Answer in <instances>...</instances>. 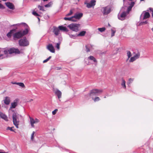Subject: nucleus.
<instances>
[{
	"label": "nucleus",
	"instance_id": "423d86ee",
	"mask_svg": "<svg viewBox=\"0 0 153 153\" xmlns=\"http://www.w3.org/2000/svg\"><path fill=\"white\" fill-rule=\"evenodd\" d=\"M19 44L21 46H27L29 45V42L26 38L22 39L19 41Z\"/></svg>",
	"mask_w": 153,
	"mask_h": 153
},
{
	"label": "nucleus",
	"instance_id": "79ce46f5",
	"mask_svg": "<svg viewBox=\"0 0 153 153\" xmlns=\"http://www.w3.org/2000/svg\"><path fill=\"white\" fill-rule=\"evenodd\" d=\"M35 133V132L34 131H33V133L31 135V140H33L34 138V134Z\"/></svg>",
	"mask_w": 153,
	"mask_h": 153
},
{
	"label": "nucleus",
	"instance_id": "58836bf2",
	"mask_svg": "<svg viewBox=\"0 0 153 153\" xmlns=\"http://www.w3.org/2000/svg\"><path fill=\"white\" fill-rule=\"evenodd\" d=\"M73 10H70L69 13H68L66 15V16H70V15H71L73 14Z\"/></svg>",
	"mask_w": 153,
	"mask_h": 153
},
{
	"label": "nucleus",
	"instance_id": "3c124183",
	"mask_svg": "<svg viewBox=\"0 0 153 153\" xmlns=\"http://www.w3.org/2000/svg\"><path fill=\"white\" fill-rule=\"evenodd\" d=\"M35 121L36 123H37L39 122V120L37 118H36L35 120Z\"/></svg>",
	"mask_w": 153,
	"mask_h": 153
},
{
	"label": "nucleus",
	"instance_id": "bf43d9fd",
	"mask_svg": "<svg viewBox=\"0 0 153 153\" xmlns=\"http://www.w3.org/2000/svg\"><path fill=\"white\" fill-rule=\"evenodd\" d=\"M106 98V97H105H105H104V98Z\"/></svg>",
	"mask_w": 153,
	"mask_h": 153
},
{
	"label": "nucleus",
	"instance_id": "9d476101",
	"mask_svg": "<svg viewBox=\"0 0 153 153\" xmlns=\"http://www.w3.org/2000/svg\"><path fill=\"white\" fill-rule=\"evenodd\" d=\"M83 14L82 13H76L75 15L73 16V19H75L77 21V20L80 19L82 16Z\"/></svg>",
	"mask_w": 153,
	"mask_h": 153
},
{
	"label": "nucleus",
	"instance_id": "6ab92c4d",
	"mask_svg": "<svg viewBox=\"0 0 153 153\" xmlns=\"http://www.w3.org/2000/svg\"><path fill=\"white\" fill-rule=\"evenodd\" d=\"M29 118L30 119V124L31 126L33 127H34V123H36L35 121V120L34 119L31 118L30 117H29Z\"/></svg>",
	"mask_w": 153,
	"mask_h": 153
},
{
	"label": "nucleus",
	"instance_id": "1a4fd4ad",
	"mask_svg": "<svg viewBox=\"0 0 153 153\" xmlns=\"http://www.w3.org/2000/svg\"><path fill=\"white\" fill-rule=\"evenodd\" d=\"M150 16V15L149 12L143 11L140 16V20L143 21L145 19L148 18Z\"/></svg>",
	"mask_w": 153,
	"mask_h": 153
},
{
	"label": "nucleus",
	"instance_id": "8fccbe9b",
	"mask_svg": "<svg viewBox=\"0 0 153 153\" xmlns=\"http://www.w3.org/2000/svg\"><path fill=\"white\" fill-rule=\"evenodd\" d=\"M149 10L152 12V16L153 17V9L152 8H149Z\"/></svg>",
	"mask_w": 153,
	"mask_h": 153
},
{
	"label": "nucleus",
	"instance_id": "f8f14e48",
	"mask_svg": "<svg viewBox=\"0 0 153 153\" xmlns=\"http://www.w3.org/2000/svg\"><path fill=\"white\" fill-rule=\"evenodd\" d=\"M5 4L9 9L13 10L15 9V6L13 3L10 2H7L5 3Z\"/></svg>",
	"mask_w": 153,
	"mask_h": 153
},
{
	"label": "nucleus",
	"instance_id": "09e8293b",
	"mask_svg": "<svg viewBox=\"0 0 153 153\" xmlns=\"http://www.w3.org/2000/svg\"><path fill=\"white\" fill-rule=\"evenodd\" d=\"M57 111V109H55V110H54L52 112V114L53 115H55V114H56Z\"/></svg>",
	"mask_w": 153,
	"mask_h": 153
},
{
	"label": "nucleus",
	"instance_id": "4468645a",
	"mask_svg": "<svg viewBox=\"0 0 153 153\" xmlns=\"http://www.w3.org/2000/svg\"><path fill=\"white\" fill-rule=\"evenodd\" d=\"M47 49L52 53H54L55 52L54 47L51 44H49L47 46Z\"/></svg>",
	"mask_w": 153,
	"mask_h": 153
},
{
	"label": "nucleus",
	"instance_id": "cd10ccee",
	"mask_svg": "<svg viewBox=\"0 0 153 153\" xmlns=\"http://www.w3.org/2000/svg\"><path fill=\"white\" fill-rule=\"evenodd\" d=\"M17 85L22 88H24L25 87V85L22 82H18Z\"/></svg>",
	"mask_w": 153,
	"mask_h": 153
},
{
	"label": "nucleus",
	"instance_id": "a19ab883",
	"mask_svg": "<svg viewBox=\"0 0 153 153\" xmlns=\"http://www.w3.org/2000/svg\"><path fill=\"white\" fill-rule=\"evenodd\" d=\"M13 127H8L7 128V130H10V131H14V130L13 129Z\"/></svg>",
	"mask_w": 153,
	"mask_h": 153
},
{
	"label": "nucleus",
	"instance_id": "f03ea898",
	"mask_svg": "<svg viewBox=\"0 0 153 153\" xmlns=\"http://www.w3.org/2000/svg\"><path fill=\"white\" fill-rule=\"evenodd\" d=\"M28 28H26L25 30L20 31L14 33L13 35V39L17 40L27 34L28 32Z\"/></svg>",
	"mask_w": 153,
	"mask_h": 153
},
{
	"label": "nucleus",
	"instance_id": "de8ad7c7",
	"mask_svg": "<svg viewBox=\"0 0 153 153\" xmlns=\"http://www.w3.org/2000/svg\"><path fill=\"white\" fill-rule=\"evenodd\" d=\"M111 32H112V33H111V37H112L113 36H114V34L115 33V31L112 30V29H111Z\"/></svg>",
	"mask_w": 153,
	"mask_h": 153
},
{
	"label": "nucleus",
	"instance_id": "c9c22d12",
	"mask_svg": "<svg viewBox=\"0 0 153 153\" xmlns=\"http://www.w3.org/2000/svg\"><path fill=\"white\" fill-rule=\"evenodd\" d=\"M127 55L128 56V59L130 58L131 56V52L130 51H127Z\"/></svg>",
	"mask_w": 153,
	"mask_h": 153
},
{
	"label": "nucleus",
	"instance_id": "f257e3e1",
	"mask_svg": "<svg viewBox=\"0 0 153 153\" xmlns=\"http://www.w3.org/2000/svg\"><path fill=\"white\" fill-rule=\"evenodd\" d=\"M134 5V2H131L129 4V6L127 9V11H123L122 13H119L118 15V17L119 19L121 20H123L125 19V17L128 15L129 11L131 10L132 7Z\"/></svg>",
	"mask_w": 153,
	"mask_h": 153
},
{
	"label": "nucleus",
	"instance_id": "aec40b11",
	"mask_svg": "<svg viewBox=\"0 0 153 153\" xmlns=\"http://www.w3.org/2000/svg\"><path fill=\"white\" fill-rule=\"evenodd\" d=\"M59 30H62L64 31H67L68 30L66 27L62 26H60L58 27Z\"/></svg>",
	"mask_w": 153,
	"mask_h": 153
},
{
	"label": "nucleus",
	"instance_id": "dca6fc26",
	"mask_svg": "<svg viewBox=\"0 0 153 153\" xmlns=\"http://www.w3.org/2000/svg\"><path fill=\"white\" fill-rule=\"evenodd\" d=\"M0 117L6 121H8L7 116L1 112H0Z\"/></svg>",
	"mask_w": 153,
	"mask_h": 153
},
{
	"label": "nucleus",
	"instance_id": "7ed1b4c3",
	"mask_svg": "<svg viewBox=\"0 0 153 153\" xmlns=\"http://www.w3.org/2000/svg\"><path fill=\"white\" fill-rule=\"evenodd\" d=\"M19 116L21 117V115H19L15 112H14L12 114L13 123L17 128H19Z\"/></svg>",
	"mask_w": 153,
	"mask_h": 153
},
{
	"label": "nucleus",
	"instance_id": "13d9d810",
	"mask_svg": "<svg viewBox=\"0 0 153 153\" xmlns=\"http://www.w3.org/2000/svg\"><path fill=\"white\" fill-rule=\"evenodd\" d=\"M37 18H38V20H39V21H40V19L38 17Z\"/></svg>",
	"mask_w": 153,
	"mask_h": 153
},
{
	"label": "nucleus",
	"instance_id": "49530a36",
	"mask_svg": "<svg viewBox=\"0 0 153 153\" xmlns=\"http://www.w3.org/2000/svg\"><path fill=\"white\" fill-rule=\"evenodd\" d=\"M147 23H148V22L146 21L145 22H141L140 23V25H143L146 24Z\"/></svg>",
	"mask_w": 153,
	"mask_h": 153
},
{
	"label": "nucleus",
	"instance_id": "4c0bfd02",
	"mask_svg": "<svg viewBox=\"0 0 153 153\" xmlns=\"http://www.w3.org/2000/svg\"><path fill=\"white\" fill-rule=\"evenodd\" d=\"M32 14L35 16H39V15L36 11H33L32 12Z\"/></svg>",
	"mask_w": 153,
	"mask_h": 153
},
{
	"label": "nucleus",
	"instance_id": "9b49d317",
	"mask_svg": "<svg viewBox=\"0 0 153 153\" xmlns=\"http://www.w3.org/2000/svg\"><path fill=\"white\" fill-rule=\"evenodd\" d=\"M19 100L18 99H15L13 102L11 103V106L10 107V108L11 109L14 108L17 106Z\"/></svg>",
	"mask_w": 153,
	"mask_h": 153
},
{
	"label": "nucleus",
	"instance_id": "4be33fe9",
	"mask_svg": "<svg viewBox=\"0 0 153 153\" xmlns=\"http://www.w3.org/2000/svg\"><path fill=\"white\" fill-rule=\"evenodd\" d=\"M88 59H90L91 60H92L94 62L96 63H97V61L96 59L93 56H90L88 57Z\"/></svg>",
	"mask_w": 153,
	"mask_h": 153
},
{
	"label": "nucleus",
	"instance_id": "c756f323",
	"mask_svg": "<svg viewBox=\"0 0 153 153\" xmlns=\"http://www.w3.org/2000/svg\"><path fill=\"white\" fill-rule=\"evenodd\" d=\"M84 4H86V7L88 8H90L91 7H92V6L91 5L90 3H88L85 2Z\"/></svg>",
	"mask_w": 153,
	"mask_h": 153
},
{
	"label": "nucleus",
	"instance_id": "2eb2a0df",
	"mask_svg": "<svg viewBox=\"0 0 153 153\" xmlns=\"http://www.w3.org/2000/svg\"><path fill=\"white\" fill-rule=\"evenodd\" d=\"M4 103L6 105H8L10 102V98L8 97H6L3 100Z\"/></svg>",
	"mask_w": 153,
	"mask_h": 153
},
{
	"label": "nucleus",
	"instance_id": "2f4dec72",
	"mask_svg": "<svg viewBox=\"0 0 153 153\" xmlns=\"http://www.w3.org/2000/svg\"><path fill=\"white\" fill-rule=\"evenodd\" d=\"M38 8L40 10H42L43 11H44V7L42 6H41L39 5L38 6Z\"/></svg>",
	"mask_w": 153,
	"mask_h": 153
},
{
	"label": "nucleus",
	"instance_id": "412c9836",
	"mask_svg": "<svg viewBox=\"0 0 153 153\" xmlns=\"http://www.w3.org/2000/svg\"><path fill=\"white\" fill-rule=\"evenodd\" d=\"M64 19L65 20L71 21L73 22H76L75 19H73V16L70 18L65 17Z\"/></svg>",
	"mask_w": 153,
	"mask_h": 153
},
{
	"label": "nucleus",
	"instance_id": "e2e57ef3",
	"mask_svg": "<svg viewBox=\"0 0 153 153\" xmlns=\"http://www.w3.org/2000/svg\"><path fill=\"white\" fill-rule=\"evenodd\" d=\"M78 0V1H79V0Z\"/></svg>",
	"mask_w": 153,
	"mask_h": 153
},
{
	"label": "nucleus",
	"instance_id": "6e6d98bb",
	"mask_svg": "<svg viewBox=\"0 0 153 153\" xmlns=\"http://www.w3.org/2000/svg\"><path fill=\"white\" fill-rule=\"evenodd\" d=\"M145 1V0H140V1Z\"/></svg>",
	"mask_w": 153,
	"mask_h": 153
},
{
	"label": "nucleus",
	"instance_id": "a878e982",
	"mask_svg": "<svg viewBox=\"0 0 153 153\" xmlns=\"http://www.w3.org/2000/svg\"><path fill=\"white\" fill-rule=\"evenodd\" d=\"M96 1L95 0H91L90 2V4L92 7L94 6L96 4Z\"/></svg>",
	"mask_w": 153,
	"mask_h": 153
},
{
	"label": "nucleus",
	"instance_id": "393cba45",
	"mask_svg": "<svg viewBox=\"0 0 153 153\" xmlns=\"http://www.w3.org/2000/svg\"><path fill=\"white\" fill-rule=\"evenodd\" d=\"M121 85L123 86V87L125 88H126V82L124 79L123 78L122 79V83H121Z\"/></svg>",
	"mask_w": 153,
	"mask_h": 153
},
{
	"label": "nucleus",
	"instance_id": "052dcab7",
	"mask_svg": "<svg viewBox=\"0 0 153 153\" xmlns=\"http://www.w3.org/2000/svg\"><path fill=\"white\" fill-rule=\"evenodd\" d=\"M31 101H32L33 100L32 99H31Z\"/></svg>",
	"mask_w": 153,
	"mask_h": 153
},
{
	"label": "nucleus",
	"instance_id": "20e7f679",
	"mask_svg": "<svg viewBox=\"0 0 153 153\" xmlns=\"http://www.w3.org/2000/svg\"><path fill=\"white\" fill-rule=\"evenodd\" d=\"M4 54L7 56L8 53L11 54L13 53H15L16 54H19L21 53H22V51H20L17 48H10V50L8 51L4 50Z\"/></svg>",
	"mask_w": 153,
	"mask_h": 153
},
{
	"label": "nucleus",
	"instance_id": "c85d7f7f",
	"mask_svg": "<svg viewBox=\"0 0 153 153\" xmlns=\"http://www.w3.org/2000/svg\"><path fill=\"white\" fill-rule=\"evenodd\" d=\"M27 25L25 23H18V24H14V25H12V26H19L20 25Z\"/></svg>",
	"mask_w": 153,
	"mask_h": 153
},
{
	"label": "nucleus",
	"instance_id": "0eeeda50",
	"mask_svg": "<svg viewBox=\"0 0 153 153\" xmlns=\"http://www.w3.org/2000/svg\"><path fill=\"white\" fill-rule=\"evenodd\" d=\"M102 91L101 90L94 89L91 90L90 94L88 95L91 97L94 95H98V94H100Z\"/></svg>",
	"mask_w": 153,
	"mask_h": 153
},
{
	"label": "nucleus",
	"instance_id": "f3484780",
	"mask_svg": "<svg viewBox=\"0 0 153 153\" xmlns=\"http://www.w3.org/2000/svg\"><path fill=\"white\" fill-rule=\"evenodd\" d=\"M53 32L56 36H58L59 34L60 31L59 29L57 27L54 28Z\"/></svg>",
	"mask_w": 153,
	"mask_h": 153
},
{
	"label": "nucleus",
	"instance_id": "bb28decb",
	"mask_svg": "<svg viewBox=\"0 0 153 153\" xmlns=\"http://www.w3.org/2000/svg\"><path fill=\"white\" fill-rule=\"evenodd\" d=\"M134 79L129 78L128 79V81L127 82V84L129 85L133 81Z\"/></svg>",
	"mask_w": 153,
	"mask_h": 153
},
{
	"label": "nucleus",
	"instance_id": "37998d69",
	"mask_svg": "<svg viewBox=\"0 0 153 153\" xmlns=\"http://www.w3.org/2000/svg\"><path fill=\"white\" fill-rule=\"evenodd\" d=\"M51 2H49V3L48 4H46L45 6V7H50L51 6Z\"/></svg>",
	"mask_w": 153,
	"mask_h": 153
},
{
	"label": "nucleus",
	"instance_id": "a18cd8bd",
	"mask_svg": "<svg viewBox=\"0 0 153 153\" xmlns=\"http://www.w3.org/2000/svg\"><path fill=\"white\" fill-rule=\"evenodd\" d=\"M7 56H4L2 54H1L0 55V59H3L5 58H7Z\"/></svg>",
	"mask_w": 153,
	"mask_h": 153
},
{
	"label": "nucleus",
	"instance_id": "5701e85b",
	"mask_svg": "<svg viewBox=\"0 0 153 153\" xmlns=\"http://www.w3.org/2000/svg\"><path fill=\"white\" fill-rule=\"evenodd\" d=\"M86 33V31H83L80 32L78 34H77V36H83Z\"/></svg>",
	"mask_w": 153,
	"mask_h": 153
},
{
	"label": "nucleus",
	"instance_id": "b1692460",
	"mask_svg": "<svg viewBox=\"0 0 153 153\" xmlns=\"http://www.w3.org/2000/svg\"><path fill=\"white\" fill-rule=\"evenodd\" d=\"M68 34L69 36L70 37L72 38L75 39L77 36V34H76L75 35H72L68 33Z\"/></svg>",
	"mask_w": 153,
	"mask_h": 153
},
{
	"label": "nucleus",
	"instance_id": "7c9ffc66",
	"mask_svg": "<svg viewBox=\"0 0 153 153\" xmlns=\"http://www.w3.org/2000/svg\"><path fill=\"white\" fill-rule=\"evenodd\" d=\"M98 29L101 32H102L105 31V27H104L102 28H98Z\"/></svg>",
	"mask_w": 153,
	"mask_h": 153
},
{
	"label": "nucleus",
	"instance_id": "864d4df0",
	"mask_svg": "<svg viewBox=\"0 0 153 153\" xmlns=\"http://www.w3.org/2000/svg\"><path fill=\"white\" fill-rule=\"evenodd\" d=\"M3 8V5L1 3H0V9Z\"/></svg>",
	"mask_w": 153,
	"mask_h": 153
},
{
	"label": "nucleus",
	"instance_id": "680f3d73",
	"mask_svg": "<svg viewBox=\"0 0 153 153\" xmlns=\"http://www.w3.org/2000/svg\"><path fill=\"white\" fill-rule=\"evenodd\" d=\"M1 51H0V53H1Z\"/></svg>",
	"mask_w": 153,
	"mask_h": 153
},
{
	"label": "nucleus",
	"instance_id": "6e6552de",
	"mask_svg": "<svg viewBox=\"0 0 153 153\" xmlns=\"http://www.w3.org/2000/svg\"><path fill=\"white\" fill-rule=\"evenodd\" d=\"M111 9L109 6L102 7L101 10L103 15L108 14L111 12Z\"/></svg>",
	"mask_w": 153,
	"mask_h": 153
},
{
	"label": "nucleus",
	"instance_id": "ea45409f",
	"mask_svg": "<svg viewBox=\"0 0 153 153\" xmlns=\"http://www.w3.org/2000/svg\"><path fill=\"white\" fill-rule=\"evenodd\" d=\"M86 51L87 52H89L90 50L89 49V47L88 45L85 46Z\"/></svg>",
	"mask_w": 153,
	"mask_h": 153
},
{
	"label": "nucleus",
	"instance_id": "c03bdc74",
	"mask_svg": "<svg viewBox=\"0 0 153 153\" xmlns=\"http://www.w3.org/2000/svg\"><path fill=\"white\" fill-rule=\"evenodd\" d=\"M60 43H56V48H57L58 50H59L60 48Z\"/></svg>",
	"mask_w": 153,
	"mask_h": 153
},
{
	"label": "nucleus",
	"instance_id": "a211bd4d",
	"mask_svg": "<svg viewBox=\"0 0 153 153\" xmlns=\"http://www.w3.org/2000/svg\"><path fill=\"white\" fill-rule=\"evenodd\" d=\"M16 31L15 29L11 30L7 34V36L9 38L11 37L12 35L14 32Z\"/></svg>",
	"mask_w": 153,
	"mask_h": 153
},
{
	"label": "nucleus",
	"instance_id": "ddd939ff",
	"mask_svg": "<svg viewBox=\"0 0 153 153\" xmlns=\"http://www.w3.org/2000/svg\"><path fill=\"white\" fill-rule=\"evenodd\" d=\"M55 94L57 96L58 99H59L61 97L62 92L59 89H56L54 90Z\"/></svg>",
	"mask_w": 153,
	"mask_h": 153
},
{
	"label": "nucleus",
	"instance_id": "4d7b16f0",
	"mask_svg": "<svg viewBox=\"0 0 153 153\" xmlns=\"http://www.w3.org/2000/svg\"><path fill=\"white\" fill-rule=\"evenodd\" d=\"M0 153H6V152H0Z\"/></svg>",
	"mask_w": 153,
	"mask_h": 153
},
{
	"label": "nucleus",
	"instance_id": "72a5a7b5",
	"mask_svg": "<svg viewBox=\"0 0 153 153\" xmlns=\"http://www.w3.org/2000/svg\"><path fill=\"white\" fill-rule=\"evenodd\" d=\"M92 98L94 102L98 101L99 100H100V99L98 97H96L95 98H93L92 97Z\"/></svg>",
	"mask_w": 153,
	"mask_h": 153
},
{
	"label": "nucleus",
	"instance_id": "f704fd0d",
	"mask_svg": "<svg viewBox=\"0 0 153 153\" xmlns=\"http://www.w3.org/2000/svg\"><path fill=\"white\" fill-rule=\"evenodd\" d=\"M51 58V56H49L47 59L43 61V63H44L47 62Z\"/></svg>",
	"mask_w": 153,
	"mask_h": 153
},
{
	"label": "nucleus",
	"instance_id": "39448f33",
	"mask_svg": "<svg viewBox=\"0 0 153 153\" xmlns=\"http://www.w3.org/2000/svg\"><path fill=\"white\" fill-rule=\"evenodd\" d=\"M68 27L71 30L77 32L80 29V25L76 23H72L68 25Z\"/></svg>",
	"mask_w": 153,
	"mask_h": 153
},
{
	"label": "nucleus",
	"instance_id": "603ef678",
	"mask_svg": "<svg viewBox=\"0 0 153 153\" xmlns=\"http://www.w3.org/2000/svg\"><path fill=\"white\" fill-rule=\"evenodd\" d=\"M56 69L57 70H59L61 69V68L60 67H57L56 68Z\"/></svg>",
	"mask_w": 153,
	"mask_h": 153
},
{
	"label": "nucleus",
	"instance_id": "5fc2aeb1",
	"mask_svg": "<svg viewBox=\"0 0 153 153\" xmlns=\"http://www.w3.org/2000/svg\"><path fill=\"white\" fill-rule=\"evenodd\" d=\"M11 83L13 84L17 85L18 82H12Z\"/></svg>",
	"mask_w": 153,
	"mask_h": 153
},
{
	"label": "nucleus",
	"instance_id": "0e129e2a",
	"mask_svg": "<svg viewBox=\"0 0 153 153\" xmlns=\"http://www.w3.org/2000/svg\"><path fill=\"white\" fill-rule=\"evenodd\" d=\"M0 70H1V68H0Z\"/></svg>",
	"mask_w": 153,
	"mask_h": 153
},
{
	"label": "nucleus",
	"instance_id": "e433bc0d",
	"mask_svg": "<svg viewBox=\"0 0 153 153\" xmlns=\"http://www.w3.org/2000/svg\"><path fill=\"white\" fill-rule=\"evenodd\" d=\"M140 56V53H137L134 56L136 58V59L139 58Z\"/></svg>",
	"mask_w": 153,
	"mask_h": 153
},
{
	"label": "nucleus",
	"instance_id": "473e14b6",
	"mask_svg": "<svg viewBox=\"0 0 153 153\" xmlns=\"http://www.w3.org/2000/svg\"><path fill=\"white\" fill-rule=\"evenodd\" d=\"M136 59V58L134 56L131 58L129 61L132 62L135 61Z\"/></svg>",
	"mask_w": 153,
	"mask_h": 153
}]
</instances>
